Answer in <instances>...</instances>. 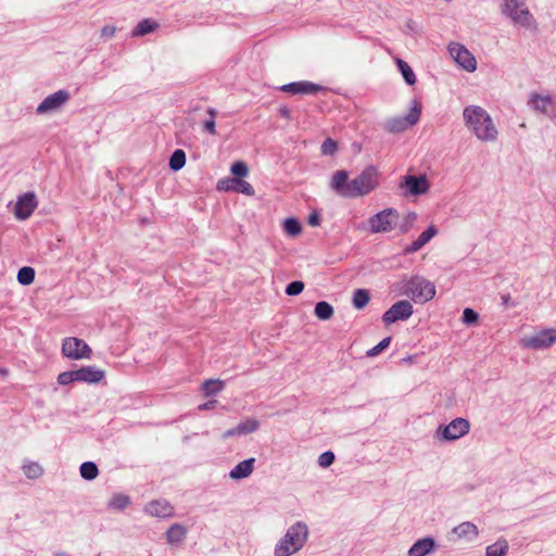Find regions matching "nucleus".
<instances>
[{
  "instance_id": "19",
  "label": "nucleus",
  "mask_w": 556,
  "mask_h": 556,
  "mask_svg": "<svg viewBox=\"0 0 556 556\" xmlns=\"http://www.w3.org/2000/svg\"><path fill=\"white\" fill-rule=\"evenodd\" d=\"M556 96H543L536 92H531L528 100V105L533 111L545 114H551L549 109H554Z\"/></svg>"
},
{
  "instance_id": "26",
  "label": "nucleus",
  "mask_w": 556,
  "mask_h": 556,
  "mask_svg": "<svg viewBox=\"0 0 556 556\" xmlns=\"http://www.w3.org/2000/svg\"><path fill=\"white\" fill-rule=\"evenodd\" d=\"M22 471L30 480L39 479L45 472L43 467L38 462L30 459L23 462Z\"/></svg>"
},
{
  "instance_id": "49",
  "label": "nucleus",
  "mask_w": 556,
  "mask_h": 556,
  "mask_svg": "<svg viewBox=\"0 0 556 556\" xmlns=\"http://www.w3.org/2000/svg\"><path fill=\"white\" fill-rule=\"evenodd\" d=\"M115 31H116V29L114 26L106 25V26L102 27L101 36L103 38H112L115 35Z\"/></svg>"
},
{
  "instance_id": "15",
  "label": "nucleus",
  "mask_w": 556,
  "mask_h": 556,
  "mask_svg": "<svg viewBox=\"0 0 556 556\" xmlns=\"http://www.w3.org/2000/svg\"><path fill=\"white\" fill-rule=\"evenodd\" d=\"M38 206L37 197L34 192H26L17 198L14 206V215L20 220L27 219Z\"/></svg>"
},
{
  "instance_id": "52",
  "label": "nucleus",
  "mask_w": 556,
  "mask_h": 556,
  "mask_svg": "<svg viewBox=\"0 0 556 556\" xmlns=\"http://www.w3.org/2000/svg\"><path fill=\"white\" fill-rule=\"evenodd\" d=\"M279 114L285 118H290V110L287 106H281L279 109Z\"/></svg>"
},
{
  "instance_id": "43",
  "label": "nucleus",
  "mask_w": 556,
  "mask_h": 556,
  "mask_svg": "<svg viewBox=\"0 0 556 556\" xmlns=\"http://www.w3.org/2000/svg\"><path fill=\"white\" fill-rule=\"evenodd\" d=\"M304 289V283L301 280H293L291 283H289L286 288V293L288 295H298L300 294Z\"/></svg>"
},
{
  "instance_id": "4",
  "label": "nucleus",
  "mask_w": 556,
  "mask_h": 556,
  "mask_svg": "<svg viewBox=\"0 0 556 556\" xmlns=\"http://www.w3.org/2000/svg\"><path fill=\"white\" fill-rule=\"evenodd\" d=\"M502 14L510 18L515 25L527 29H535L536 22L525 0H503Z\"/></svg>"
},
{
  "instance_id": "6",
  "label": "nucleus",
  "mask_w": 556,
  "mask_h": 556,
  "mask_svg": "<svg viewBox=\"0 0 556 556\" xmlns=\"http://www.w3.org/2000/svg\"><path fill=\"white\" fill-rule=\"evenodd\" d=\"M402 294L416 304H424L435 296L437 288L431 280H405Z\"/></svg>"
},
{
  "instance_id": "16",
  "label": "nucleus",
  "mask_w": 556,
  "mask_h": 556,
  "mask_svg": "<svg viewBox=\"0 0 556 556\" xmlns=\"http://www.w3.org/2000/svg\"><path fill=\"white\" fill-rule=\"evenodd\" d=\"M70 99L67 90H58L56 92L47 96L41 103L37 106V114H47L63 106Z\"/></svg>"
},
{
  "instance_id": "2",
  "label": "nucleus",
  "mask_w": 556,
  "mask_h": 556,
  "mask_svg": "<svg viewBox=\"0 0 556 556\" xmlns=\"http://www.w3.org/2000/svg\"><path fill=\"white\" fill-rule=\"evenodd\" d=\"M466 127L477 139L483 142H494L498 130L491 115L479 105H467L463 111Z\"/></svg>"
},
{
  "instance_id": "39",
  "label": "nucleus",
  "mask_w": 556,
  "mask_h": 556,
  "mask_svg": "<svg viewBox=\"0 0 556 556\" xmlns=\"http://www.w3.org/2000/svg\"><path fill=\"white\" fill-rule=\"evenodd\" d=\"M416 219H417V214L414 212H410L407 215H405L402 223L400 225H397L400 232L401 233L408 232L410 230V228L413 227Z\"/></svg>"
},
{
  "instance_id": "29",
  "label": "nucleus",
  "mask_w": 556,
  "mask_h": 556,
  "mask_svg": "<svg viewBox=\"0 0 556 556\" xmlns=\"http://www.w3.org/2000/svg\"><path fill=\"white\" fill-rule=\"evenodd\" d=\"M130 505V497L124 493H115L110 498L108 506L111 509L122 511Z\"/></svg>"
},
{
  "instance_id": "23",
  "label": "nucleus",
  "mask_w": 556,
  "mask_h": 556,
  "mask_svg": "<svg viewBox=\"0 0 556 556\" xmlns=\"http://www.w3.org/2000/svg\"><path fill=\"white\" fill-rule=\"evenodd\" d=\"M256 459L250 457L239 462L228 473L229 478L233 481H239L249 478L255 469Z\"/></svg>"
},
{
  "instance_id": "51",
  "label": "nucleus",
  "mask_w": 556,
  "mask_h": 556,
  "mask_svg": "<svg viewBox=\"0 0 556 556\" xmlns=\"http://www.w3.org/2000/svg\"><path fill=\"white\" fill-rule=\"evenodd\" d=\"M319 223H320V219H319V216L316 213L309 215L308 224L311 226H318Z\"/></svg>"
},
{
  "instance_id": "17",
  "label": "nucleus",
  "mask_w": 556,
  "mask_h": 556,
  "mask_svg": "<svg viewBox=\"0 0 556 556\" xmlns=\"http://www.w3.org/2000/svg\"><path fill=\"white\" fill-rule=\"evenodd\" d=\"M260 421L254 417L241 420L236 427L228 429L222 435L224 440L235 437H242L256 432L260 429Z\"/></svg>"
},
{
  "instance_id": "13",
  "label": "nucleus",
  "mask_w": 556,
  "mask_h": 556,
  "mask_svg": "<svg viewBox=\"0 0 556 556\" xmlns=\"http://www.w3.org/2000/svg\"><path fill=\"white\" fill-rule=\"evenodd\" d=\"M400 188L405 191V194L417 197L426 194L430 189V184L425 175H406L400 182Z\"/></svg>"
},
{
  "instance_id": "38",
  "label": "nucleus",
  "mask_w": 556,
  "mask_h": 556,
  "mask_svg": "<svg viewBox=\"0 0 556 556\" xmlns=\"http://www.w3.org/2000/svg\"><path fill=\"white\" fill-rule=\"evenodd\" d=\"M56 381L60 386H67L77 382L76 370L63 371L58 375Z\"/></svg>"
},
{
  "instance_id": "22",
  "label": "nucleus",
  "mask_w": 556,
  "mask_h": 556,
  "mask_svg": "<svg viewBox=\"0 0 556 556\" xmlns=\"http://www.w3.org/2000/svg\"><path fill=\"white\" fill-rule=\"evenodd\" d=\"M438 548L437 541L432 536H424L414 542L407 551V556H429Z\"/></svg>"
},
{
  "instance_id": "55",
  "label": "nucleus",
  "mask_w": 556,
  "mask_h": 556,
  "mask_svg": "<svg viewBox=\"0 0 556 556\" xmlns=\"http://www.w3.org/2000/svg\"><path fill=\"white\" fill-rule=\"evenodd\" d=\"M33 281H34V280H18V282H20L21 285H24V286H28V285H30Z\"/></svg>"
},
{
  "instance_id": "20",
  "label": "nucleus",
  "mask_w": 556,
  "mask_h": 556,
  "mask_svg": "<svg viewBox=\"0 0 556 556\" xmlns=\"http://www.w3.org/2000/svg\"><path fill=\"white\" fill-rule=\"evenodd\" d=\"M143 511L144 514L159 519H166L174 516L173 506L167 501L163 500L149 502L144 505Z\"/></svg>"
},
{
  "instance_id": "21",
  "label": "nucleus",
  "mask_w": 556,
  "mask_h": 556,
  "mask_svg": "<svg viewBox=\"0 0 556 556\" xmlns=\"http://www.w3.org/2000/svg\"><path fill=\"white\" fill-rule=\"evenodd\" d=\"M77 382L97 384L104 380L105 371L97 366L87 365L76 369Z\"/></svg>"
},
{
  "instance_id": "14",
  "label": "nucleus",
  "mask_w": 556,
  "mask_h": 556,
  "mask_svg": "<svg viewBox=\"0 0 556 556\" xmlns=\"http://www.w3.org/2000/svg\"><path fill=\"white\" fill-rule=\"evenodd\" d=\"M479 529L478 527L470 521H464L459 525L455 526L448 533V540L456 542H466L470 543L476 541L479 538Z\"/></svg>"
},
{
  "instance_id": "7",
  "label": "nucleus",
  "mask_w": 556,
  "mask_h": 556,
  "mask_svg": "<svg viewBox=\"0 0 556 556\" xmlns=\"http://www.w3.org/2000/svg\"><path fill=\"white\" fill-rule=\"evenodd\" d=\"M400 222V214L394 208H384L368 219L369 229L372 233L390 232L394 230Z\"/></svg>"
},
{
  "instance_id": "30",
  "label": "nucleus",
  "mask_w": 556,
  "mask_h": 556,
  "mask_svg": "<svg viewBox=\"0 0 556 556\" xmlns=\"http://www.w3.org/2000/svg\"><path fill=\"white\" fill-rule=\"evenodd\" d=\"M395 62H396L399 71L401 72L406 84L409 86L415 85L416 84V75H415L413 68L408 65V63L402 59H396Z\"/></svg>"
},
{
  "instance_id": "35",
  "label": "nucleus",
  "mask_w": 556,
  "mask_h": 556,
  "mask_svg": "<svg viewBox=\"0 0 556 556\" xmlns=\"http://www.w3.org/2000/svg\"><path fill=\"white\" fill-rule=\"evenodd\" d=\"M283 230L287 235L295 237L302 232V226L296 218L289 217L283 222Z\"/></svg>"
},
{
  "instance_id": "34",
  "label": "nucleus",
  "mask_w": 556,
  "mask_h": 556,
  "mask_svg": "<svg viewBox=\"0 0 556 556\" xmlns=\"http://www.w3.org/2000/svg\"><path fill=\"white\" fill-rule=\"evenodd\" d=\"M186 164V154L181 149H177L173 152L169 159V167L173 170L181 169Z\"/></svg>"
},
{
  "instance_id": "1",
  "label": "nucleus",
  "mask_w": 556,
  "mask_h": 556,
  "mask_svg": "<svg viewBox=\"0 0 556 556\" xmlns=\"http://www.w3.org/2000/svg\"><path fill=\"white\" fill-rule=\"evenodd\" d=\"M379 185L377 167L367 166L357 177L349 180L345 170H337L330 181V188L340 197L355 199L364 197L375 190Z\"/></svg>"
},
{
  "instance_id": "56",
  "label": "nucleus",
  "mask_w": 556,
  "mask_h": 556,
  "mask_svg": "<svg viewBox=\"0 0 556 556\" xmlns=\"http://www.w3.org/2000/svg\"><path fill=\"white\" fill-rule=\"evenodd\" d=\"M54 556H70L66 552H58Z\"/></svg>"
},
{
  "instance_id": "54",
  "label": "nucleus",
  "mask_w": 556,
  "mask_h": 556,
  "mask_svg": "<svg viewBox=\"0 0 556 556\" xmlns=\"http://www.w3.org/2000/svg\"><path fill=\"white\" fill-rule=\"evenodd\" d=\"M207 114L210 115V118L215 119L217 112H216V110H215V109H213V108H208V109H207Z\"/></svg>"
},
{
  "instance_id": "32",
  "label": "nucleus",
  "mask_w": 556,
  "mask_h": 556,
  "mask_svg": "<svg viewBox=\"0 0 556 556\" xmlns=\"http://www.w3.org/2000/svg\"><path fill=\"white\" fill-rule=\"evenodd\" d=\"M79 473L83 479L91 481L98 477L99 469L93 462H85L79 467Z\"/></svg>"
},
{
  "instance_id": "53",
  "label": "nucleus",
  "mask_w": 556,
  "mask_h": 556,
  "mask_svg": "<svg viewBox=\"0 0 556 556\" xmlns=\"http://www.w3.org/2000/svg\"><path fill=\"white\" fill-rule=\"evenodd\" d=\"M509 301H510V296H509V294H503V295H502V302H503V305H504V306H509V305H510V304H509Z\"/></svg>"
},
{
  "instance_id": "50",
  "label": "nucleus",
  "mask_w": 556,
  "mask_h": 556,
  "mask_svg": "<svg viewBox=\"0 0 556 556\" xmlns=\"http://www.w3.org/2000/svg\"><path fill=\"white\" fill-rule=\"evenodd\" d=\"M216 404H217V401L213 400V401H208V402H206L204 404L199 405L198 408L200 410H207V409L214 408L216 406Z\"/></svg>"
},
{
  "instance_id": "10",
  "label": "nucleus",
  "mask_w": 556,
  "mask_h": 556,
  "mask_svg": "<svg viewBox=\"0 0 556 556\" xmlns=\"http://www.w3.org/2000/svg\"><path fill=\"white\" fill-rule=\"evenodd\" d=\"M420 112V104L415 102L407 115L388 119L384 124V129L392 134L402 132L419 121Z\"/></svg>"
},
{
  "instance_id": "44",
  "label": "nucleus",
  "mask_w": 556,
  "mask_h": 556,
  "mask_svg": "<svg viewBox=\"0 0 556 556\" xmlns=\"http://www.w3.org/2000/svg\"><path fill=\"white\" fill-rule=\"evenodd\" d=\"M478 318L479 315L473 309L469 307L464 309L462 320L465 325H472L477 323Z\"/></svg>"
},
{
  "instance_id": "40",
  "label": "nucleus",
  "mask_w": 556,
  "mask_h": 556,
  "mask_svg": "<svg viewBox=\"0 0 556 556\" xmlns=\"http://www.w3.org/2000/svg\"><path fill=\"white\" fill-rule=\"evenodd\" d=\"M230 172L232 175L236 176L235 178L241 179L242 177H245L248 175L249 168L244 162L238 161L231 165Z\"/></svg>"
},
{
  "instance_id": "33",
  "label": "nucleus",
  "mask_w": 556,
  "mask_h": 556,
  "mask_svg": "<svg viewBox=\"0 0 556 556\" xmlns=\"http://www.w3.org/2000/svg\"><path fill=\"white\" fill-rule=\"evenodd\" d=\"M508 552V543L505 540L497 541L489 545L485 549V556H505Z\"/></svg>"
},
{
  "instance_id": "24",
  "label": "nucleus",
  "mask_w": 556,
  "mask_h": 556,
  "mask_svg": "<svg viewBox=\"0 0 556 556\" xmlns=\"http://www.w3.org/2000/svg\"><path fill=\"white\" fill-rule=\"evenodd\" d=\"M438 229L434 225H430L419 237L410 244L405 247V253H415L426 245L434 236H437Z\"/></svg>"
},
{
  "instance_id": "11",
  "label": "nucleus",
  "mask_w": 556,
  "mask_h": 556,
  "mask_svg": "<svg viewBox=\"0 0 556 556\" xmlns=\"http://www.w3.org/2000/svg\"><path fill=\"white\" fill-rule=\"evenodd\" d=\"M448 52L453 60L465 71L472 73L477 70V61L473 54L458 42L448 46Z\"/></svg>"
},
{
  "instance_id": "3",
  "label": "nucleus",
  "mask_w": 556,
  "mask_h": 556,
  "mask_svg": "<svg viewBox=\"0 0 556 556\" xmlns=\"http://www.w3.org/2000/svg\"><path fill=\"white\" fill-rule=\"evenodd\" d=\"M309 534V527L306 521H293L275 544L274 556H293L300 553L307 545Z\"/></svg>"
},
{
  "instance_id": "37",
  "label": "nucleus",
  "mask_w": 556,
  "mask_h": 556,
  "mask_svg": "<svg viewBox=\"0 0 556 556\" xmlns=\"http://www.w3.org/2000/svg\"><path fill=\"white\" fill-rule=\"evenodd\" d=\"M233 188L235 192L242 193L245 195H254L255 193L253 186L250 182L240 178H236Z\"/></svg>"
},
{
  "instance_id": "5",
  "label": "nucleus",
  "mask_w": 556,
  "mask_h": 556,
  "mask_svg": "<svg viewBox=\"0 0 556 556\" xmlns=\"http://www.w3.org/2000/svg\"><path fill=\"white\" fill-rule=\"evenodd\" d=\"M470 431V422L464 417H457L451 420L448 424H441L437 427L433 432V438L439 443L455 442Z\"/></svg>"
},
{
  "instance_id": "31",
  "label": "nucleus",
  "mask_w": 556,
  "mask_h": 556,
  "mask_svg": "<svg viewBox=\"0 0 556 556\" xmlns=\"http://www.w3.org/2000/svg\"><path fill=\"white\" fill-rule=\"evenodd\" d=\"M333 307L326 301L317 302L314 308L315 316L320 320H329L333 316Z\"/></svg>"
},
{
  "instance_id": "25",
  "label": "nucleus",
  "mask_w": 556,
  "mask_h": 556,
  "mask_svg": "<svg viewBox=\"0 0 556 556\" xmlns=\"http://www.w3.org/2000/svg\"><path fill=\"white\" fill-rule=\"evenodd\" d=\"M188 529L181 523H173L166 531L165 538L169 545H180L187 538Z\"/></svg>"
},
{
  "instance_id": "36",
  "label": "nucleus",
  "mask_w": 556,
  "mask_h": 556,
  "mask_svg": "<svg viewBox=\"0 0 556 556\" xmlns=\"http://www.w3.org/2000/svg\"><path fill=\"white\" fill-rule=\"evenodd\" d=\"M369 302V294L364 289H358L353 295V305L357 309L364 308Z\"/></svg>"
},
{
  "instance_id": "18",
  "label": "nucleus",
  "mask_w": 556,
  "mask_h": 556,
  "mask_svg": "<svg viewBox=\"0 0 556 556\" xmlns=\"http://www.w3.org/2000/svg\"><path fill=\"white\" fill-rule=\"evenodd\" d=\"M279 89L291 94H314L325 90V87L312 81L301 80L282 85Z\"/></svg>"
},
{
  "instance_id": "27",
  "label": "nucleus",
  "mask_w": 556,
  "mask_h": 556,
  "mask_svg": "<svg viewBox=\"0 0 556 556\" xmlns=\"http://www.w3.org/2000/svg\"><path fill=\"white\" fill-rule=\"evenodd\" d=\"M159 28V23L152 18H144L140 21L137 26L131 30L132 37H142L153 33Z\"/></svg>"
},
{
  "instance_id": "47",
  "label": "nucleus",
  "mask_w": 556,
  "mask_h": 556,
  "mask_svg": "<svg viewBox=\"0 0 556 556\" xmlns=\"http://www.w3.org/2000/svg\"><path fill=\"white\" fill-rule=\"evenodd\" d=\"M35 269L30 266L22 267L16 275V278H35Z\"/></svg>"
},
{
  "instance_id": "28",
  "label": "nucleus",
  "mask_w": 556,
  "mask_h": 556,
  "mask_svg": "<svg viewBox=\"0 0 556 556\" xmlns=\"http://www.w3.org/2000/svg\"><path fill=\"white\" fill-rule=\"evenodd\" d=\"M225 388V382L220 379H208L202 383V391L205 396H212L220 393Z\"/></svg>"
},
{
  "instance_id": "46",
  "label": "nucleus",
  "mask_w": 556,
  "mask_h": 556,
  "mask_svg": "<svg viewBox=\"0 0 556 556\" xmlns=\"http://www.w3.org/2000/svg\"><path fill=\"white\" fill-rule=\"evenodd\" d=\"M235 181L236 178L220 179L217 182V189L220 191H235Z\"/></svg>"
},
{
  "instance_id": "8",
  "label": "nucleus",
  "mask_w": 556,
  "mask_h": 556,
  "mask_svg": "<svg viewBox=\"0 0 556 556\" xmlns=\"http://www.w3.org/2000/svg\"><path fill=\"white\" fill-rule=\"evenodd\" d=\"M61 353L71 361L90 359L92 356V350L87 342L76 337H66L62 340Z\"/></svg>"
},
{
  "instance_id": "45",
  "label": "nucleus",
  "mask_w": 556,
  "mask_h": 556,
  "mask_svg": "<svg viewBox=\"0 0 556 556\" xmlns=\"http://www.w3.org/2000/svg\"><path fill=\"white\" fill-rule=\"evenodd\" d=\"M337 151V142L330 138L326 139L321 144V152L325 155H331Z\"/></svg>"
},
{
  "instance_id": "48",
  "label": "nucleus",
  "mask_w": 556,
  "mask_h": 556,
  "mask_svg": "<svg viewBox=\"0 0 556 556\" xmlns=\"http://www.w3.org/2000/svg\"><path fill=\"white\" fill-rule=\"evenodd\" d=\"M203 130L208 132L210 135L216 134V124L215 119L210 118L203 123Z\"/></svg>"
},
{
  "instance_id": "41",
  "label": "nucleus",
  "mask_w": 556,
  "mask_h": 556,
  "mask_svg": "<svg viewBox=\"0 0 556 556\" xmlns=\"http://www.w3.org/2000/svg\"><path fill=\"white\" fill-rule=\"evenodd\" d=\"M336 459L334 454L331 451H326L318 456L317 463L321 468L330 467Z\"/></svg>"
},
{
  "instance_id": "57",
  "label": "nucleus",
  "mask_w": 556,
  "mask_h": 556,
  "mask_svg": "<svg viewBox=\"0 0 556 556\" xmlns=\"http://www.w3.org/2000/svg\"><path fill=\"white\" fill-rule=\"evenodd\" d=\"M0 374H2V375H7V374H8V370H7V369H1V370H0Z\"/></svg>"
},
{
  "instance_id": "12",
  "label": "nucleus",
  "mask_w": 556,
  "mask_h": 556,
  "mask_svg": "<svg viewBox=\"0 0 556 556\" xmlns=\"http://www.w3.org/2000/svg\"><path fill=\"white\" fill-rule=\"evenodd\" d=\"M414 314V308L410 302L401 300L394 303L382 315V321L386 325H391L400 320H407Z\"/></svg>"
},
{
  "instance_id": "9",
  "label": "nucleus",
  "mask_w": 556,
  "mask_h": 556,
  "mask_svg": "<svg viewBox=\"0 0 556 556\" xmlns=\"http://www.w3.org/2000/svg\"><path fill=\"white\" fill-rule=\"evenodd\" d=\"M556 343V329L546 328L538 331L536 333L523 337L520 344L530 350H546Z\"/></svg>"
},
{
  "instance_id": "42",
  "label": "nucleus",
  "mask_w": 556,
  "mask_h": 556,
  "mask_svg": "<svg viewBox=\"0 0 556 556\" xmlns=\"http://www.w3.org/2000/svg\"><path fill=\"white\" fill-rule=\"evenodd\" d=\"M390 342H391L390 337L382 339L377 345H375L374 348H371L370 350L367 351V353H366L367 356H369V357L377 356L384 349H387L389 346Z\"/></svg>"
}]
</instances>
